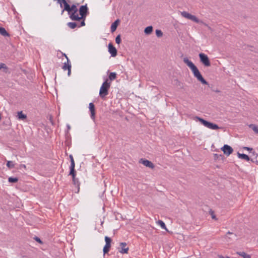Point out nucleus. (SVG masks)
Segmentation results:
<instances>
[{
    "mask_svg": "<svg viewBox=\"0 0 258 258\" xmlns=\"http://www.w3.org/2000/svg\"><path fill=\"white\" fill-rule=\"evenodd\" d=\"M183 61L191 69L194 77H196L199 81H200L204 85L208 84V83L203 77L197 67L191 61L189 60L187 57H184Z\"/></svg>",
    "mask_w": 258,
    "mask_h": 258,
    "instance_id": "1",
    "label": "nucleus"
},
{
    "mask_svg": "<svg viewBox=\"0 0 258 258\" xmlns=\"http://www.w3.org/2000/svg\"><path fill=\"white\" fill-rule=\"evenodd\" d=\"M65 11L68 12L70 18L74 21L73 16H76V14H77L78 11L77 6L75 5H73L72 6H70L67 2H65L64 8L62 10L61 14H62Z\"/></svg>",
    "mask_w": 258,
    "mask_h": 258,
    "instance_id": "2",
    "label": "nucleus"
},
{
    "mask_svg": "<svg viewBox=\"0 0 258 258\" xmlns=\"http://www.w3.org/2000/svg\"><path fill=\"white\" fill-rule=\"evenodd\" d=\"M111 82L106 79L102 84L99 91V95L102 99H104L105 97L108 94V90L110 87Z\"/></svg>",
    "mask_w": 258,
    "mask_h": 258,
    "instance_id": "3",
    "label": "nucleus"
},
{
    "mask_svg": "<svg viewBox=\"0 0 258 258\" xmlns=\"http://www.w3.org/2000/svg\"><path fill=\"white\" fill-rule=\"evenodd\" d=\"M88 8L87 5L81 6L79 9V14L81 17H79L78 14H76V16H73L74 21H80L81 19L85 20L88 13Z\"/></svg>",
    "mask_w": 258,
    "mask_h": 258,
    "instance_id": "4",
    "label": "nucleus"
},
{
    "mask_svg": "<svg viewBox=\"0 0 258 258\" xmlns=\"http://www.w3.org/2000/svg\"><path fill=\"white\" fill-rule=\"evenodd\" d=\"M195 119L201 122L205 126L214 130H216L219 129L220 127L218 126L217 124L213 123L211 122H209L202 118H201L198 116H195Z\"/></svg>",
    "mask_w": 258,
    "mask_h": 258,
    "instance_id": "5",
    "label": "nucleus"
},
{
    "mask_svg": "<svg viewBox=\"0 0 258 258\" xmlns=\"http://www.w3.org/2000/svg\"><path fill=\"white\" fill-rule=\"evenodd\" d=\"M181 15L183 17L188 19L189 20H190L196 23L203 24L205 26H208V25L207 24H206V23H204L203 21L200 20L195 16L192 15L190 14L187 13V12H185V11L182 12L181 13Z\"/></svg>",
    "mask_w": 258,
    "mask_h": 258,
    "instance_id": "6",
    "label": "nucleus"
},
{
    "mask_svg": "<svg viewBox=\"0 0 258 258\" xmlns=\"http://www.w3.org/2000/svg\"><path fill=\"white\" fill-rule=\"evenodd\" d=\"M199 57L201 62L204 64L205 66L210 67L211 66L209 58L206 54L201 53L199 54Z\"/></svg>",
    "mask_w": 258,
    "mask_h": 258,
    "instance_id": "7",
    "label": "nucleus"
},
{
    "mask_svg": "<svg viewBox=\"0 0 258 258\" xmlns=\"http://www.w3.org/2000/svg\"><path fill=\"white\" fill-rule=\"evenodd\" d=\"M221 150L227 156H229L232 154L233 151L232 148L228 145H224V146L221 148Z\"/></svg>",
    "mask_w": 258,
    "mask_h": 258,
    "instance_id": "8",
    "label": "nucleus"
},
{
    "mask_svg": "<svg viewBox=\"0 0 258 258\" xmlns=\"http://www.w3.org/2000/svg\"><path fill=\"white\" fill-rule=\"evenodd\" d=\"M126 243L121 242L120 243V247L118 248V251L121 253H127L128 251V247H126Z\"/></svg>",
    "mask_w": 258,
    "mask_h": 258,
    "instance_id": "9",
    "label": "nucleus"
},
{
    "mask_svg": "<svg viewBox=\"0 0 258 258\" xmlns=\"http://www.w3.org/2000/svg\"><path fill=\"white\" fill-rule=\"evenodd\" d=\"M108 51L112 57L117 55V50L111 43L108 44Z\"/></svg>",
    "mask_w": 258,
    "mask_h": 258,
    "instance_id": "10",
    "label": "nucleus"
},
{
    "mask_svg": "<svg viewBox=\"0 0 258 258\" xmlns=\"http://www.w3.org/2000/svg\"><path fill=\"white\" fill-rule=\"evenodd\" d=\"M140 162L142 163L145 166L149 167L151 169H153L155 167L154 164L148 160L141 159Z\"/></svg>",
    "mask_w": 258,
    "mask_h": 258,
    "instance_id": "11",
    "label": "nucleus"
},
{
    "mask_svg": "<svg viewBox=\"0 0 258 258\" xmlns=\"http://www.w3.org/2000/svg\"><path fill=\"white\" fill-rule=\"evenodd\" d=\"M89 110L91 112V117L94 120L95 118V106L93 103H90L89 104Z\"/></svg>",
    "mask_w": 258,
    "mask_h": 258,
    "instance_id": "12",
    "label": "nucleus"
},
{
    "mask_svg": "<svg viewBox=\"0 0 258 258\" xmlns=\"http://www.w3.org/2000/svg\"><path fill=\"white\" fill-rule=\"evenodd\" d=\"M237 156L240 159L245 160L247 161H251V162H253V161L252 159H250V158L246 154H240L239 152L237 153Z\"/></svg>",
    "mask_w": 258,
    "mask_h": 258,
    "instance_id": "13",
    "label": "nucleus"
},
{
    "mask_svg": "<svg viewBox=\"0 0 258 258\" xmlns=\"http://www.w3.org/2000/svg\"><path fill=\"white\" fill-rule=\"evenodd\" d=\"M75 163L74 160H73L72 162H71V165L70 167V171L69 175H74V173H76V171L75 169Z\"/></svg>",
    "mask_w": 258,
    "mask_h": 258,
    "instance_id": "14",
    "label": "nucleus"
},
{
    "mask_svg": "<svg viewBox=\"0 0 258 258\" xmlns=\"http://www.w3.org/2000/svg\"><path fill=\"white\" fill-rule=\"evenodd\" d=\"M72 177H73V181L74 184L75 185H77V186L78 187V191H77V192L78 193L79 191V189H80V183L79 182L78 179L76 178L75 177V176H76V173H74V175H72Z\"/></svg>",
    "mask_w": 258,
    "mask_h": 258,
    "instance_id": "15",
    "label": "nucleus"
},
{
    "mask_svg": "<svg viewBox=\"0 0 258 258\" xmlns=\"http://www.w3.org/2000/svg\"><path fill=\"white\" fill-rule=\"evenodd\" d=\"M119 23V19H117L111 24V31L112 32H113L116 30Z\"/></svg>",
    "mask_w": 258,
    "mask_h": 258,
    "instance_id": "16",
    "label": "nucleus"
},
{
    "mask_svg": "<svg viewBox=\"0 0 258 258\" xmlns=\"http://www.w3.org/2000/svg\"><path fill=\"white\" fill-rule=\"evenodd\" d=\"M62 69L64 70H68V74L69 76L70 75L71 71V65L70 64L66 63V62L64 63V64L62 67Z\"/></svg>",
    "mask_w": 258,
    "mask_h": 258,
    "instance_id": "17",
    "label": "nucleus"
},
{
    "mask_svg": "<svg viewBox=\"0 0 258 258\" xmlns=\"http://www.w3.org/2000/svg\"><path fill=\"white\" fill-rule=\"evenodd\" d=\"M0 34L4 37L10 36V34L6 30V29L4 28L1 27H0Z\"/></svg>",
    "mask_w": 258,
    "mask_h": 258,
    "instance_id": "18",
    "label": "nucleus"
},
{
    "mask_svg": "<svg viewBox=\"0 0 258 258\" xmlns=\"http://www.w3.org/2000/svg\"><path fill=\"white\" fill-rule=\"evenodd\" d=\"M153 28L152 26L147 27L144 30V33L147 35L150 34L153 31Z\"/></svg>",
    "mask_w": 258,
    "mask_h": 258,
    "instance_id": "19",
    "label": "nucleus"
},
{
    "mask_svg": "<svg viewBox=\"0 0 258 258\" xmlns=\"http://www.w3.org/2000/svg\"><path fill=\"white\" fill-rule=\"evenodd\" d=\"M17 116H18V119H21V120H25L27 118L26 115L23 114L22 111L18 112Z\"/></svg>",
    "mask_w": 258,
    "mask_h": 258,
    "instance_id": "20",
    "label": "nucleus"
},
{
    "mask_svg": "<svg viewBox=\"0 0 258 258\" xmlns=\"http://www.w3.org/2000/svg\"><path fill=\"white\" fill-rule=\"evenodd\" d=\"M249 127L251 128L256 134H258V126L254 124H250L248 125Z\"/></svg>",
    "mask_w": 258,
    "mask_h": 258,
    "instance_id": "21",
    "label": "nucleus"
},
{
    "mask_svg": "<svg viewBox=\"0 0 258 258\" xmlns=\"http://www.w3.org/2000/svg\"><path fill=\"white\" fill-rule=\"evenodd\" d=\"M237 254L242 256L243 258H251L249 254H246L243 251L237 252Z\"/></svg>",
    "mask_w": 258,
    "mask_h": 258,
    "instance_id": "22",
    "label": "nucleus"
},
{
    "mask_svg": "<svg viewBox=\"0 0 258 258\" xmlns=\"http://www.w3.org/2000/svg\"><path fill=\"white\" fill-rule=\"evenodd\" d=\"M108 78L110 81H113L116 78V74L114 72L110 73Z\"/></svg>",
    "mask_w": 258,
    "mask_h": 258,
    "instance_id": "23",
    "label": "nucleus"
},
{
    "mask_svg": "<svg viewBox=\"0 0 258 258\" xmlns=\"http://www.w3.org/2000/svg\"><path fill=\"white\" fill-rule=\"evenodd\" d=\"M111 247V244H105V246L103 247V253L104 254H106L108 253L109 251V249Z\"/></svg>",
    "mask_w": 258,
    "mask_h": 258,
    "instance_id": "24",
    "label": "nucleus"
},
{
    "mask_svg": "<svg viewBox=\"0 0 258 258\" xmlns=\"http://www.w3.org/2000/svg\"><path fill=\"white\" fill-rule=\"evenodd\" d=\"M157 223L162 228L165 229L166 231H168V230L166 228L165 224L164 223V222L163 221L159 220L158 221Z\"/></svg>",
    "mask_w": 258,
    "mask_h": 258,
    "instance_id": "25",
    "label": "nucleus"
},
{
    "mask_svg": "<svg viewBox=\"0 0 258 258\" xmlns=\"http://www.w3.org/2000/svg\"><path fill=\"white\" fill-rule=\"evenodd\" d=\"M54 1H56L58 4L60 5V8H62L63 6V8H64V4L65 2H67L66 0H53Z\"/></svg>",
    "mask_w": 258,
    "mask_h": 258,
    "instance_id": "26",
    "label": "nucleus"
},
{
    "mask_svg": "<svg viewBox=\"0 0 258 258\" xmlns=\"http://www.w3.org/2000/svg\"><path fill=\"white\" fill-rule=\"evenodd\" d=\"M4 69V72L5 73H7L8 70V68L7 66L4 63H0V70Z\"/></svg>",
    "mask_w": 258,
    "mask_h": 258,
    "instance_id": "27",
    "label": "nucleus"
},
{
    "mask_svg": "<svg viewBox=\"0 0 258 258\" xmlns=\"http://www.w3.org/2000/svg\"><path fill=\"white\" fill-rule=\"evenodd\" d=\"M7 166L10 168L12 169L15 167V164L13 161H8L7 163Z\"/></svg>",
    "mask_w": 258,
    "mask_h": 258,
    "instance_id": "28",
    "label": "nucleus"
},
{
    "mask_svg": "<svg viewBox=\"0 0 258 258\" xmlns=\"http://www.w3.org/2000/svg\"><path fill=\"white\" fill-rule=\"evenodd\" d=\"M8 181L11 183H16L18 181V178L17 177H10L8 178Z\"/></svg>",
    "mask_w": 258,
    "mask_h": 258,
    "instance_id": "29",
    "label": "nucleus"
},
{
    "mask_svg": "<svg viewBox=\"0 0 258 258\" xmlns=\"http://www.w3.org/2000/svg\"><path fill=\"white\" fill-rule=\"evenodd\" d=\"M67 25L71 29H75L77 27V24L75 22H69Z\"/></svg>",
    "mask_w": 258,
    "mask_h": 258,
    "instance_id": "30",
    "label": "nucleus"
},
{
    "mask_svg": "<svg viewBox=\"0 0 258 258\" xmlns=\"http://www.w3.org/2000/svg\"><path fill=\"white\" fill-rule=\"evenodd\" d=\"M155 32L156 35L158 37H161L163 36V33L160 30H156Z\"/></svg>",
    "mask_w": 258,
    "mask_h": 258,
    "instance_id": "31",
    "label": "nucleus"
},
{
    "mask_svg": "<svg viewBox=\"0 0 258 258\" xmlns=\"http://www.w3.org/2000/svg\"><path fill=\"white\" fill-rule=\"evenodd\" d=\"M228 234L231 235H232V236H233V237H236V235L235 234H234V233H233L232 232H230V231H228V232L227 233V234H226V235H225V238L226 239H231V238H232L231 237H228V236H227V235H228Z\"/></svg>",
    "mask_w": 258,
    "mask_h": 258,
    "instance_id": "32",
    "label": "nucleus"
},
{
    "mask_svg": "<svg viewBox=\"0 0 258 258\" xmlns=\"http://www.w3.org/2000/svg\"><path fill=\"white\" fill-rule=\"evenodd\" d=\"M105 241L106 242V244H111V239L108 236L105 237Z\"/></svg>",
    "mask_w": 258,
    "mask_h": 258,
    "instance_id": "33",
    "label": "nucleus"
},
{
    "mask_svg": "<svg viewBox=\"0 0 258 258\" xmlns=\"http://www.w3.org/2000/svg\"><path fill=\"white\" fill-rule=\"evenodd\" d=\"M115 42L117 44H119L121 42V38H120V35H118L116 36L115 38Z\"/></svg>",
    "mask_w": 258,
    "mask_h": 258,
    "instance_id": "34",
    "label": "nucleus"
},
{
    "mask_svg": "<svg viewBox=\"0 0 258 258\" xmlns=\"http://www.w3.org/2000/svg\"><path fill=\"white\" fill-rule=\"evenodd\" d=\"M214 159L215 160H218L219 159V158H222L223 156L222 155H219L218 154H214Z\"/></svg>",
    "mask_w": 258,
    "mask_h": 258,
    "instance_id": "35",
    "label": "nucleus"
},
{
    "mask_svg": "<svg viewBox=\"0 0 258 258\" xmlns=\"http://www.w3.org/2000/svg\"><path fill=\"white\" fill-rule=\"evenodd\" d=\"M210 214L211 215V217H212L213 219L217 220V219L216 218V216H215V215L214 214V211H213L212 210H210Z\"/></svg>",
    "mask_w": 258,
    "mask_h": 258,
    "instance_id": "36",
    "label": "nucleus"
},
{
    "mask_svg": "<svg viewBox=\"0 0 258 258\" xmlns=\"http://www.w3.org/2000/svg\"><path fill=\"white\" fill-rule=\"evenodd\" d=\"M34 239L37 241L38 242V243H40V244H42V240L38 237L37 236H35Z\"/></svg>",
    "mask_w": 258,
    "mask_h": 258,
    "instance_id": "37",
    "label": "nucleus"
},
{
    "mask_svg": "<svg viewBox=\"0 0 258 258\" xmlns=\"http://www.w3.org/2000/svg\"><path fill=\"white\" fill-rule=\"evenodd\" d=\"M243 149L249 151H252L253 150V149L251 148L247 147H244L243 148Z\"/></svg>",
    "mask_w": 258,
    "mask_h": 258,
    "instance_id": "38",
    "label": "nucleus"
},
{
    "mask_svg": "<svg viewBox=\"0 0 258 258\" xmlns=\"http://www.w3.org/2000/svg\"><path fill=\"white\" fill-rule=\"evenodd\" d=\"M82 20L83 21L81 22L80 26H84L85 25V20H84V19Z\"/></svg>",
    "mask_w": 258,
    "mask_h": 258,
    "instance_id": "39",
    "label": "nucleus"
},
{
    "mask_svg": "<svg viewBox=\"0 0 258 258\" xmlns=\"http://www.w3.org/2000/svg\"><path fill=\"white\" fill-rule=\"evenodd\" d=\"M24 168L25 169L26 168V166L25 164H21L20 165V168Z\"/></svg>",
    "mask_w": 258,
    "mask_h": 258,
    "instance_id": "40",
    "label": "nucleus"
},
{
    "mask_svg": "<svg viewBox=\"0 0 258 258\" xmlns=\"http://www.w3.org/2000/svg\"><path fill=\"white\" fill-rule=\"evenodd\" d=\"M69 157L70 158L71 162H72L73 160H74L72 155H70Z\"/></svg>",
    "mask_w": 258,
    "mask_h": 258,
    "instance_id": "41",
    "label": "nucleus"
},
{
    "mask_svg": "<svg viewBox=\"0 0 258 258\" xmlns=\"http://www.w3.org/2000/svg\"><path fill=\"white\" fill-rule=\"evenodd\" d=\"M219 258H229V256H224L221 255H219Z\"/></svg>",
    "mask_w": 258,
    "mask_h": 258,
    "instance_id": "42",
    "label": "nucleus"
},
{
    "mask_svg": "<svg viewBox=\"0 0 258 258\" xmlns=\"http://www.w3.org/2000/svg\"><path fill=\"white\" fill-rule=\"evenodd\" d=\"M63 55H64V56H65V57L67 58V62H69V60L68 57H67V56L66 55V54L64 53V54H63Z\"/></svg>",
    "mask_w": 258,
    "mask_h": 258,
    "instance_id": "43",
    "label": "nucleus"
},
{
    "mask_svg": "<svg viewBox=\"0 0 258 258\" xmlns=\"http://www.w3.org/2000/svg\"><path fill=\"white\" fill-rule=\"evenodd\" d=\"M67 127H68V129H70V126L69 125H67Z\"/></svg>",
    "mask_w": 258,
    "mask_h": 258,
    "instance_id": "44",
    "label": "nucleus"
},
{
    "mask_svg": "<svg viewBox=\"0 0 258 258\" xmlns=\"http://www.w3.org/2000/svg\"><path fill=\"white\" fill-rule=\"evenodd\" d=\"M103 222L102 221V222H101V225H103Z\"/></svg>",
    "mask_w": 258,
    "mask_h": 258,
    "instance_id": "45",
    "label": "nucleus"
},
{
    "mask_svg": "<svg viewBox=\"0 0 258 258\" xmlns=\"http://www.w3.org/2000/svg\"><path fill=\"white\" fill-rule=\"evenodd\" d=\"M253 155H254V152H252Z\"/></svg>",
    "mask_w": 258,
    "mask_h": 258,
    "instance_id": "46",
    "label": "nucleus"
}]
</instances>
